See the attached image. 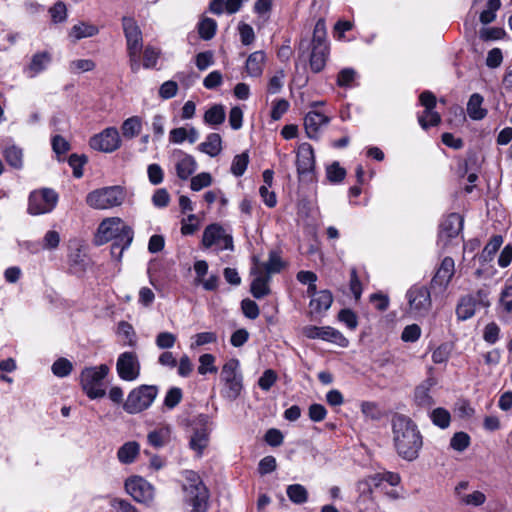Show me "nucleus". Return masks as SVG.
<instances>
[{"mask_svg": "<svg viewBox=\"0 0 512 512\" xmlns=\"http://www.w3.org/2000/svg\"><path fill=\"white\" fill-rule=\"evenodd\" d=\"M393 442L397 454L413 461L423 446L422 435L415 422L405 415H396L392 420Z\"/></svg>", "mask_w": 512, "mask_h": 512, "instance_id": "f257e3e1", "label": "nucleus"}, {"mask_svg": "<svg viewBox=\"0 0 512 512\" xmlns=\"http://www.w3.org/2000/svg\"><path fill=\"white\" fill-rule=\"evenodd\" d=\"M111 240L115 242L111 246V254L118 253L121 257L123 251L127 249L133 240V231L119 217L105 218L98 226L95 236L97 245H102Z\"/></svg>", "mask_w": 512, "mask_h": 512, "instance_id": "f03ea898", "label": "nucleus"}, {"mask_svg": "<svg viewBox=\"0 0 512 512\" xmlns=\"http://www.w3.org/2000/svg\"><path fill=\"white\" fill-rule=\"evenodd\" d=\"M184 475V500L187 505L191 506L187 512H206L209 498L206 486L196 472L186 471Z\"/></svg>", "mask_w": 512, "mask_h": 512, "instance_id": "7ed1b4c3", "label": "nucleus"}, {"mask_svg": "<svg viewBox=\"0 0 512 512\" xmlns=\"http://www.w3.org/2000/svg\"><path fill=\"white\" fill-rule=\"evenodd\" d=\"M122 27L126 39L130 69L133 73H137L141 67L140 52L143 49L142 31L135 19L128 16L122 18Z\"/></svg>", "mask_w": 512, "mask_h": 512, "instance_id": "20e7f679", "label": "nucleus"}, {"mask_svg": "<svg viewBox=\"0 0 512 512\" xmlns=\"http://www.w3.org/2000/svg\"><path fill=\"white\" fill-rule=\"evenodd\" d=\"M220 379L223 383L222 397L229 401L236 400L243 390V376L240 372L239 360H228L222 367Z\"/></svg>", "mask_w": 512, "mask_h": 512, "instance_id": "39448f33", "label": "nucleus"}, {"mask_svg": "<svg viewBox=\"0 0 512 512\" xmlns=\"http://www.w3.org/2000/svg\"><path fill=\"white\" fill-rule=\"evenodd\" d=\"M311 47L310 67L313 72L318 73L324 69L329 57V44L323 19H319L315 24Z\"/></svg>", "mask_w": 512, "mask_h": 512, "instance_id": "423d86ee", "label": "nucleus"}, {"mask_svg": "<svg viewBox=\"0 0 512 512\" xmlns=\"http://www.w3.org/2000/svg\"><path fill=\"white\" fill-rule=\"evenodd\" d=\"M110 368L106 364L86 367L80 374V385L90 399H98L105 396L103 380L108 375Z\"/></svg>", "mask_w": 512, "mask_h": 512, "instance_id": "0eeeda50", "label": "nucleus"}, {"mask_svg": "<svg viewBox=\"0 0 512 512\" xmlns=\"http://www.w3.org/2000/svg\"><path fill=\"white\" fill-rule=\"evenodd\" d=\"M125 200V192L120 186H108L91 191L86 203L93 209L107 210L120 206Z\"/></svg>", "mask_w": 512, "mask_h": 512, "instance_id": "6e6552de", "label": "nucleus"}, {"mask_svg": "<svg viewBox=\"0 0 512 512\" xmlns=\"http://www.w3.org/2000/svg\"><path fill=\"white\" fill-rule=\"evenodd\" d=\"M157 395V386L141 385L130 391L123 404V408L129 414L140 413L152 405Z\"/></svg>", "mask_w": 512, "mask_h": 512, "instance_id": "1a4fd4ad", "label": "nucleus"}, {"mask_svg": "<svg viewBox=\"0 0 512 512\" xmlns=\"http://www.w3.org/2000/svg\"><path fill=\"white\" fill-rule=\"evenodd\" d=\"M201 243L204 248H213L216 252L234 250L232 235L217 223L210 224L204 229Z\"/></svg>", "mask_w": 512, "mask_h": 512, "instance_id": "9d476101", "label": "nucleus"}, {"mask_svg": "<svg viewBox=\"0 0 512 512\" xmlns=\"http://www.w3.org/2000/svg\"><path fill=\"white\" fill-rule=\"evenodd\" d=\"M58 199V194L51 188L34 190L29 195L27 211L34 216L50 213L56 207Z\"/></svg>", "mask_w": 512, "mask_h": 512, "instance_id": "9b49d317", "label": "nucleus"}, {"mask_svg": "<svg viewBox=\"0 0 512 512\" xmlns=\"http://www.w3.org/2000/svg\"><path fill=\"white\" fill-rule=\"evenodd\" d=\"M409 313L424 316L431 308L432 301L429 289L425 285H413L406 293Z\"/></svg>", "mask_w": 512, "mask_h": 512, "instance_id": "f8f14e48", "label": "nucleus"}, {"mask_svg": "<svg viewBox=\"0 0 512 512\" xmlns=\"http://www.w3.org/2000/svg\"><path fill=\"white\" fill-rule=\"evenodd\" d=\"M125 489L139 503L150 505L154 500V487L142 477L134 476L126 480Z\"/></svg>", "mask_w": 512, "mask_h": 512, "instance_id": "ddd939ff", "label": "nucleus"}, {"mask_svg": "<svg viewBox=\"0 0 512 512\" xmlns=\"http://www.w3.org/2000/svg\"><path fill=\"white\" fill-rule=\"evenodd\" d=\"M89 145L96 151L111 153L121 146V138L117 128L108 127L92 136Z\"/></svg>", "mask_w": 512, "mask_h": 512, "instance_id": "4468645a", "label": "nucleus"}, {"mask_svg": "<svg viewBox=\"0 0 512 512\" xmlns=\"http://www.w3.org/2000/svg\"><path fill=\"white\" fill-rule=\"evenodd\" d=\"M302 333L309 339H321L330 343L337 344L340 347H347L349 341L344 335L330 326H314L308 325L303 327Z\"/></svg>", "mask_w": 512, "mask_h": 512, "instance_id": "2eb2a0df", "label": "nucleus"}, {"mask_svg": "<svg viewBox=\"0 0 512 512\" xmlns=\"http://www.w3.org/2000/svg\"><path fill=\"white\" fill-rule=\"evenodd\" d=\"M116 370L122 380H136L140 375V363L136 353L131 351L121 353L117 359Z\"/></svg>", "mask_w": 512, "mask_h": 512, "instance_id": "dca6fc26", "label": "nucleus"}, {"mask_svg": "<svg viewBox=\"0 0 512 512\" xmlns=\"http://www.w3.org/2000/svg\"><path fill=\"white\" fill-rule=\"evenodd\" d=\"M470 483L466 480L460 481L454 488V495L458 503L468 507H479L486 502V495L479 490L468 491Z\"/></svg>", "mask_w": 512, "mask_h": 512, "instance_id": "f3484780", "label": "nucleus"}, {"mask_svg": "<svg viewBox=\"0 0 512 512\" xmlns=\"http://www.w3.org/2000/svg\"><path fill=\"white\" fill-rule=\"evenodd\" d=\"M315 165L314 151L309 143L299 145L296 157L297 172L300 177L312 173Z\"/></svg>", "mask_w": 512, "mask_h": 512, "instance_id": "a211bd4d", "label": "nucleus"}, {"mask_svg": "<svg viewBox=\"0 0 512 512\" xmlns=\"http://www.w3.org/2000/svg\"><path fill=\"white\" fill-rule=\"evenodd\" d=\"M463 228V219L457 213L449 214L440 224L439 241L447 245L451 238L456 237Z\"/></svg>", "mask_w": 512, "mask_h": 512, "instance_id": "6ab92c4d", "label": "nucleus"}, {"mask_svg": "<svg viewBox=\"0 0 512 512\" xmlns=\"http://www.w3.org/2000/svg\"><path fill=\"white\" fill-rule=\"evenodd\" d=\"M454 273V260L451 257H445L431 280L432 288L438 287L442 291L445 290L448 287Z\"/></svg>", "mask_w": 512, "mask_h": 512, "instance_id": "aec40b11", "label": "nucleus"}, {"mask_svg": "<svg viewBox=\"0 0 512 512\" xmlns=\"http://www.w3.org/2000/svg\"><path fill=\"white\" fill-rule=\"evenodd\" d=\"M252 262V268H257V270L269 275L270 277L272 274L281 272L285 267V263L279 252L275 250L269 252V257L266 262H261L257 256L252 257Z\"/></svg>", "mask_w": 512, "mask_h": 512, "instance_id": "412c9836", "label": "nucleus"}, {"mask_svg": "<svg viewBox=\"0 0 512 512\" xmlns=\"http://www.w3.org/2000/svg\"><path fill=\"white\" fill-rule=\"evenodd\" d=\"M176 158L175 170L181 180H187L197 169L195 158L181 150L174 152Z\"/></svg>", "mask_w": 512, "mask_h": 512, "instance_id": "4be33fe9", "label": "nucleus"}, {"mask_svg": "<svg viewBox=\"0 0 512 512\" xmlns=\"http://www.w3.org/2000/svg\"><path fill=\"white\" fill-rule=\"evenodd\" d=\"M250 274L253 276V280L250 285V292L256 299H261L270 294V286L269 283L271 281V277L261 271L257 270V268H252L250 270Z\"/></svg>", "mask_w": 512, "mask_h": 512, "instance_id": "5701e85b", "label": "nucleus"}, {"mask_svg": "<svg viewBox=\"0 0 512 512\" xmlns=\"http://www.w3.org/2000/svg\"><path fill=\"white\" fill-rule=\"evenodd\" d=\"M329 121L330 118L320 112H308L304 118V127L307 136L311 139L317 138L320 129L328 125Z\"/></svg>", "mask_w": 512, "mask_h": 512, "instance_id": "b1692460", "label": "nucleus"}, {"mask_svg": "<svg viewBox=\"0 0 512 512\" xmlns=\"http://www.w3.org/2000/svg\"><path fill=\"white\" fill-rule=\"evenodd\" d=\"M99 33L97 25L86 22L78 21L68 31V38L71 42L75 43L84 38L94 37Z\"/></svg>", "mask_w": 512, "mask_h": 512, "instance_id": "393cba45", "label": "nucleus"}, {"mask_svg": "<svg viewBox=\"0 0 512 512\" xmlns=\"http://www.w3.org/2000/svg\"><path fill=\"white\" fill-rule=\"evenodd\" d=\"M51 61V53L47 51L35 53L31 58L30 64L25 69V72L27 73L28 77L33 78L46 70Z\"/></svg>", "mask_w": 512, "mask_h": 512, "instance_id": "a878e982", "label": "nucleus"}, {"mask_svg": "<svg viewBox=\"0 0 512 512\" xmlns=\"http://www.w3.org/2000/svg\"><path fill=\"white\" fill-rule=\"evenodd\" d=\"M266 55L263 51H255L251 53L247 60L245 69L250 77H259L263 73Z\"/></svg>", "mask_w": 512, "mask_h": 512, "instance_id": "bb28decb", "label": "nucleus"}, {"mask_svg": "<svg viewBox=\"0 0 512 512\" xmlns=\"http://www.w3.org/2000/svg\"><path fill=\"white\" fill-rule=\"evenodd\" d=\"M484 98L479 93L470 96L467 103V114L472 120H482L487 115V109L483 108Z\"/></svg>", "mask_w": 512, "mask_h": 512, "instance_id": "cd10ccee", "label": "nucleus"}, {"mask_svg": "<svg viewBox=\"0 0 512 512\" xmlns=\"http://www.w3.org/2000/svg\"><path fill=\"white\" fill-rule=\"evenodd\" d=\"M140 453V445L136 441L124 443L117 451V458L122 464L133 463Z\"/></svg>", "mask_w": 512, "mask_h": 512, "instance_id": "c85d7f7f", "label": "nucleus"}, {"mask_svg": "<svg viewBox=\"0 0 512 512\" xmlns=\"http://www.w3.org/2000/svg\"><path fill=\"white\" fill-rule=\"evenodd\" d=\"M171 438V428L168 425L161 426L147 435L149 445L154 448H161L169 443Z\"/></svg>", "mask_w": 512, "mask_h": 512, "instance_id": "c756f323", "label": "nucleus"}, {"mask_svg": "<svg viewBox=\"0 0 512 512\" xmlns=\"http://www.w3.org/2000/svg\"><path fill=\"white\" fill-rule=\"evenodd\" d=\"M379 478L375 474L369 475L363 479H360L356 483V490L359 493V498L373 499V491L375 488H379Z\"/></svg>", "mask_w": 512, "mask_h": 512, "instance_id": "7c9ffc66", "label": "nucleus"}, {"mask_svg": "<svg viewBox=\"0 0 512 512\" xmlns=\"http://www.w3.org/2000/svg\"><path fill=\"white\" fill-rule=\"evenodd\" d=\"M198 149L210 157L217 156L222 150L221 136L218 133H210L205 141L199 144Z\"/></svg>", "mask_w": 512, "mask_h": 512, "instance_id": "2f4dec72", "label": "nucleus"}, {"mask_svg": "<svg viewBox=\"0 0 512 512\" xmlns=\"http://www.w3.org/2000/svg\"><path fill=\"white\" fill-rule=\"evenodd\" d=\"M333 302L332 294L328 290H322L312 297L310 301V308L312 312L321 313L330 308Z\"/></svg>", "mask_w": 512, "mask_h": 512, "instance_id": "473e14b6", "label": "nucleus"}, {"mask_svg": "<svg viewBox=\"0 0 512 512\" xmlns=\"http://www.w3.org/2000/svg\"><path fill=\"white\" fill-rule=\"evenodd\" d=\"M476 310V300L468 295L460 299L456 307V315L459 320H467L474 316Z\"/></svg>", "mask_w": 512, "mask_h": 512, "instance_id": "72a5a7b5", "label": "nucleus"}, {"mask_svg": "<svg viewBox=\"0 0 512 512\" xmlns=\"http://www.w3.org/2000/svg\"><path fill=\"white\" fill-rule=\"evenodd\" d=\"M503 241L504 239L501 235L492 236L479 255V261L481 263H488L492 261L495 254L503 244Z\"/></svg>", "mask_w": 512, "mask_h": 512, "instance_id": "f704fd0d", "label": "nucleus"}, {"mask_svg": "<svg viewBox=\"0 0 512 512\" xmlns=\"http://www.w3.org/2000/svg\"><path fill=\"white\" fill-rule=\"evenodd\" d=\"M432 387L431 381H426L421 385L417 386L414 392V398L417 405L425 408H429L434 404V399L430 395V389Z\"/></svg>", "mask_w": 512, "mask_h": 512, "instance_id": "c9c22d12", "label": "nucleus"}, {"mask_svg": "<svg viewBox=\"0 0 512 512\" xmlns=\"http://www.w3.org/2000/svg\"><path fill=\"white\" fill-rule=\"evenodd\" d=\"M142 119L139 116H131L124 120L121 126L122 134L126 139L138 136L142 130Z\"/></svg>", "mask_w": 512, "mask_h": 512, "instance_id": "e433bc0d", "label": "nucleus"}, {"mask_svg": "<svg viewBox=\"0 0 512 512\" xmlns=\"http://www.w3.org/2000/svg\"><path fill=\"white\" fill-rule=\"evenodd\" d=\"M226 113L224 106L215 104L204 114V122L211 126L221 125L225 121Z\"/></svg>", "mask_w": 512, "mask_h": 512, "instance_id": "4c0bfd02", "label": "nucleus"}, {"mask_svg": "<svg viewBox=\"0 0 512 512\" xmlns=\"http://www.w3.org/2000/svg\"><path fill=\"white\" fill-rule=\"evenodd\" d=\"M286 494L289 500L297 505L304 504L308 500V491L301 484L289 485L286 489Z\"/></svg>", "mask_w": 512, "mask_h": 512, "instance_id": "58836bf2", "label": "nucleus"}, {"mask_svg": "<svg viewBox=\"0 0 512 512\" xmlns=\"http://www.w3.org/2000/svg\"><path fill=\"white\" fill-rule=\"evenodd\" d=\"M209 442V435L206 429L202 428L196 430L190 439V447L200 456L203 450L207 447Z\"/></svg>", "mask_w": 512, "mask_h": 512, "instance_id": "ea45409f", "label": "nucleus"}, {"mask_svg": "<svg viewBox=\"0 0 512 512\" xmlns=\"http://www.w3.org/2000/svg\"><path fill=\"white\" fill-rule=\"evenodd\" d=\"M4 157L11 167L15 169H21L23 167V152L19 147H7L4 151Z\"/></svg>", "mask_w": 512, "mask_h": 512, "instance_id": "a19ab883", "label": "nucleus"}, {"mask_svg": "<svg viewBox=\"0 0 512 512\" xmlns=\"http://www.w3.org/2000/svg\"><path fill=\"white\" fill-rule=\"evenodd\" d=\"M217 23L214 19L205 17L198 23V33L203 40H210L214 37Z\"/></svg>", "mask_w": 512, "mask_h": 512, "instance_id": "79ce46f5", "label": "nucleus"}, {"mask_svg": "<svg viewBox=\"0 0 512 512\" xmlns=\"http://www.w3.org/2000/svg\"><path fill=\"white\" fill-rule=\"evenodd\" d=\"M418 122L423 129L437 126L441 122V116L434 109L424 110L422 114L418 115Z\"/></svg>", "mask_w": 512, "mask_h": 512, "instance_id": "37998d69", "label": "nucleus"}, {"mask_svg": "<svg viewBox=\"0 0 512 512\" xmlns=\"http://www.w3.org/2000/svg\"><path fill=\"white\" fill-rule=\"evenodd\" d=\"M48 12L51 17V21L54 24L63 23L67 20V7L66 4L62 1L56 2L52 7L49 8Z\"/></svg>", "mask_w": 512, "mask_h": 512, "instance_id": "c03bdc74", "label": "nucleus"}, {"mask_svg": "<svg viewBox=\"0 0 512 512\" xmlns=\"http://www.w3.org/2000/svg\"><path fill=\"white\" fill-rule=\"evenodd\" d=\"M430 418L434 425L442 429L447 428L451 421L449 411L441 407L434 409L430 414Z\"/></svg>", "mask_w": 512, "mask_h": 512, "instance_id": "a18cd8bd", "label": "nucleus"}, {"mask_svg": "<svg viewBox=\"0 0 512 512\" xmlns=\"http://www.w3.org/2000/svg\"><path fill=\"white\" fill-rule=\"evenodd\" d=\"M249 163V156L246 152L236 155L232 161L231 172L236 177L244 174Z\"/></svg>", "mask_w": 512, "mask_h": 512, "instance_id": "49530a36", "label": "nucleus"}, {"mask_svg": "<svg viewBox=\"0 0 512 512\" xmlns=\"http://www.w3.org/2000/svg\"><path fill=\"white\" fill-rule=\"evenodd\" d=\"M72 369V363L63 357L57 359L51 367L53 374L60 378L68 376L72 372Z\"/></svg>", "mask_w": 512, "mask_h": 512, "instance_id": "de8ad7c7", "label": "nucleus"}, {"mask_svg": "<svg viewBox=\"0 0 512 512\" xmlns=\"http://www.w3.org/2000/svg\"><path fill=\"white\" fill-rule=\"evenodd\" d=\"M215 357L212 354H203L199 357L198 373L205 375L207 373H216L217 367L214 365Z\"/></svg>", "mask_w": 512, "mask_h": 512, "instance_id": "09e8293b", "label": "nucleus"}, {"mask_svg": "<svg viewBox=\"0 0 512 512\" xmlns=\"http://www.w3.org/2000/svg\"><path fill=\"white\" fill-rule=\"evenodd\" d=\"M212 184V176L208 172H201L191 178L190 188L193 191H200Z\"/></svg>", "mask_w": 512, "mask_h": 512, "instance_id": "8fccbe9b", "label": "nucleus"}, {"mask_svg": "<svg viewBox=\"0 0 512 512\" xmlns=\"http://www.w3.org/2000/svg\"><path fill=\"white\" fill-rule=\"evenodd\" d=\"M96 64L91 59H77L69 63V70L71 73L89 72L94 70Z\"/></svg>", "mask_w": 512, "mask_h": 512, "instance_id": "3c124183", "label": "nucleus"}, {"mask_svg": "<svg viewBox=\"0 0 512 512\" xmlns=\"http://www.w3.org/2000/svg\"><path fill=\"white\" fill-rule=\"evenodd\" d=\"M160 56V51L150 45L146 46L143 53V67L154 68Z\"/></svg>", "mask_w": 512, "mask_h": 512, "instance_id": "603ef678", "label": "nucleus"}, {"mask_svg": "<svg viewBox=\"0 0 512 512\" xmlns=\"http://www.w3.org/2000/svg\"><path fill=\"white\" fill-rule=\"evenodd\" d=\"M182 390L178 387L170 388L164 398V406L168 409L175 408L182 400Z\"/></svg>", "mask_w": 512, "mask_h": 512, "instance_id": "864d4df0", "label": "nucleus"}, {"mask_svg": "<svg viewBox=\"0 0 512 512\" xmlns=\"http://www.w3.org/2000/svg\"><path fill=\"white\" fill-rule=\"evenodd\" d=\"M470 444V437L465 432H457L453 435L450 441V446L459 452L464 451Z\"/></svg>", "mask_w": 512, "mask_h": 512, "instance_id": "5fc2aeb1", "label": "nucleus"}, {"mask_svg": "<svg viewBox=\"0 0 512 512\" xmlns=\"http://www.w3.org/2000/svg\"><path fill=\"white\" fill-rule=\"evenodd\" d=\"M199 228V221L195 214H190L181 221V233L183 235H192Z\"/></svg>", "mask_w": 512, "mask_h": 512, "instance_id": "6e6d98bb", "label": "nucleus"}, {"mask_svg": "<svg viewBox=\"0 0 512 512\" xmlns=\"http://www.w3.org/2000/svg\"><path fill=\"white\" fill-rule=\"evenodd\" d=\"M176 336L171 332H161L157 335L155 343L160 349H170L176 343Z\"/></svg>", "mask_w": 512, "mask_h": 512, "instance_id": "4d7b16f0", "label": "nucleus"}, {"mask_svg": "<svg viewBox=\"0 0 512 512\" xmlns=\"http://www.w3.org/2000/svg\"><path fill=\"white\" fill-rule=\"evenodd\" d=\"M356 71L352 68L342 69L337 76V84L340 87H350L352 82L355 80Z\"/></svg>", "mask_w": 512, "mask_h": 512, "instance_id": "13d9d810", "label": "nucleus"}, {"mask_svg": "<svg viewBox=\"0 0 512 512\" xmlns=\"http://www.w3.org/2000/svg\"><path fill=\"white\" fill-rule=\"evenodd\" d=\"M147 174L151 184L159 185L163 182L164 172L160 165L156 163L148 165Z\"/></svg>", "mask_w": 512, "mask_h": 512, "instance_id": "bf43d9fd", "label": "nucleus"}, {"mask_svg": "<svg viewBox=\"0 0 512 512\" xmlns=\"http://www.w3.org/2000/svg\"><path fill=\"white\" fill-rule=\"evenodd\" d=\"M241 309L243 311V314L247 318L252 320L256 319L260 314V310L257 303L251 299L242 300Z\"/></svg>", "mask_w": 512, "mask_h": 512, "instance_id": "052dcab7", "label": "nucleus"}, {"mask_svg": "<svg viewBox=\"0 0 512 512\" xmlns=\"http://www.w3.org/2000/svg\"><path fill=\"white\" fill-rule=\"evenodd\" d=\"M276 380L277 374L275 371L272 369H267L259 378L258 385L262 390L268 391L275 384Z\"/></svg>", "mask_w": 512, "mask_h": 512, "instance_id": "680f3d73", "label": "nucleus"}, {"mask_svg": "<svg viewBox=\"0 0 512 512\" xmlns=\"http://www.w3.org/2000/svg\"><path fill=\"white\" fill-rule=\"evenodd\" d=\"M238 31L240 34V40L243 45H250L255 40V33L251 25L246 23H240L238 26Z\"/></svg>", "mask_w": 512, "mask_h": 512, "instance_id": "e2e57ef3", "label": "nucleus"}, {"mask_svg": "<svg viewBox=\"0 0 512 512\" xmlns=\"http://www.w3.org/2000/svg\"><path fill=\"white\" fill-rule=\"evenodd\" d=\"M338 319L351 330L356 329L358 325L357 316L350 309H342L338 314Z\"/></svg>", "mask_w": 512, "mask_h": 512, "instance_id": "0e129e2a", "label": "nucleus"}, {"mask_svg": "<svg viewBox=\"0 0 512 512\" xmlns=\"http://www.w3.org/2000/svg\"><path fill=\"white\" fill-rule=\"evenodd\" d=\"M178 91V85L175 81L169 80L164 82L159 88V96L162 99H171L176 96Z\"/></svg>", "mask_w": 512, "mask_h": 512, "instance_id": "69168bd1", "label": "nucleus"}, {"mask_svg": "<svg viewBox=\"0 0 512 512\" xmlns=\"http://www.w3.org/2000/svg\"><path fill=\"white\" fill-rule=\"evenodd\" d=\"M346 175V171L339 163L335 162L327 168V178L331 182H341Z\"/></svg>", "mask_w": 512, "mask_h": 512, "instance_id": "338daca9", "label": "nucleus"}, {"mask_svg": "<svg viewBox=\"0 0 512 512\" xmlns=\"http://www.w3.org/2000/svg\"><path fill=\"white\" fill-rule=\"evenodd\" d=\"M500 305L507 313H512V285L504 288L500 295Z\"/></svg>", "mask_w": 512, "mask_h": 512, "instance_id": "774afa93", "label": "nucleus"}]
</instances>
